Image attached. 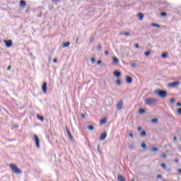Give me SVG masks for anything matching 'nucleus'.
<instances>
[{"instance_id":"34","label":"nucleus","mask_w":181,"mask_h":181,"mask_svg":"<svg viewBox=\"0 0 181 181\" xmlns=\"http://www.w3.org/2000/svg\"><path fill=\"white\" fill-rule=\"evenodd\" d=\"M175 98H172V99H170V104H173V103H175Z\"/></svg>"},{"instance_id":"45","label":"nucleus","mask_w":181,"mask_h":181,"mask_svg":"<svg viewBox=\"0 0 181 181\" xmlns=\"http://www.w3.org/2000/svg\"><path fill=\"white\" fill-rule=\"evenodd\" d=\"M101 63H103V62H101V60H99L97 62V64H101Z\"/></svg>"},{"instance_id":"49","label":"nucleus","mask_w":181,"mask_h":181,"mask_svg":"<svg viewBox=\"0 0 181 181\" xmlns=\"http://www.w3.org/2000/svg\"><path fill=\"white\" fill-rule=\"evenodd\" d=\"M57 62V59H53V62H54V63H56Z\"/></svg>"},{"instance_id":"30","label":"nucleus","mask_w":181,"mask_h":181,"mask_svg":"<svg viewBox=\"0 0 181 181\" xmlns=\"http://www.w3.org/2000/svg\"><path fill=\"white\" fill-rule=\"evenodd\" d=\"M167 56H168L167 53H163V54H162L161 57H163V59H165V58H166Z\"/></svg>"},{"instance_id":"58","label":"nucleus","mask_w":181,"mask_h":181,"mask_svg":"<svg viewBox=\"0 0 181 181\" xmlns=\"http://www.w3.org/2000/svg\"><path fill=\"white\" fill-rule=\"evenodd\" d=\"M0 112H1V108H0Z\"/></svg>"},{"instance_id":"20","label":"nucleus","mask_w":181,"mask_h":181,"mask_svg":"<svg viewBox=\"0 0 181 181\" xmlns=\"http://www.w3.org/2000/svg\"><path fill=\"white\" fill-rule=\"evenodd\" d=\"M151 150L152 151V152H158V151H159V149L156 147H152Z\"/></svg>"},{"instance_id":"36","label":"nucleus","mask_w":181,"mask_h":181,"mask_svg":"<svg viewBox=\"0 0 181 181\" xmlns=\"http://www.w3.org/2000/svg\"><path fill=\"white\" fill-rule=\"evenodd\" d=\"M177 114H179L180 115H181V108H179L177 110Z\"/></svg>"},{"instance_id":"43","label":"nucleus","mask_w":181,"mask_h":181,"mask_svg":"<svg viewBox=\"0 0 181 181\" xmlns=\"http://www.w3.org/2000/svg\"><path fill=\"white\" fill-rule=\"evenodd\" d=\"M129 136H130V138H134V134H132V133H130V134H129Z\"/></svg>"},{"instance_id":"42","label":"nucleus","mask_w":181,"mask_h":181,"mask_svg":"<svg viewBox=\"0 0 181 181\" xmlns=\"http://www.w3.org/2000/svg\"><path fill=\"white\" fill-rule=\"evenodd\" d=\"M135 47H136V49H139V45L135 44Z\"/></svg>"},{"instance_id":"24","label":"nucleus","mask_w":181,"mask_h":181,"mask_svg":"<svg viewBox=\"0 0 181 181\" xmlns=\"http://www.w3.org/2000/svg\"><path fill=\"white\" fill-rule=\"evenodd\" d=\"M141 136H146V132L142 131V132H141Z\"/></svg>"},{"instance_id":"22","label":"nucleus","mask_w":181,"mask_h":181,"mask_svg":"<svg viewBox=\"0 0 181 181\" xmlns=\"http://www.w3.org/2000/svg\"><path fill=\"white\" fill-rule=\"evenodd\" d=\"M141 146L143 149H146V144L145 143H142Z\"/></svg>"},{"instance_id":"15","label":"nucleus","mask_w":181,"mask_h":181,"mask_svg":"<svg viewBox=\"0 0 181 181\" xmlns=\"http://www.w3.org/2000/svg\"><path fill=\"white\" fill-rule=\"evenodd\" d=\"M113 64H118L119 63V60L117 57H113Z\"/></svg>"},{"instance_id":"18","label":"nucleus","mask_w":181,"mask_h":181,"mask_svg":"<svg viewBox=\"0 0 181 181\" xmlns=\"http://www.w3.org/2000/svg\"><path fill=\"white\" fill-rule=\"evenodd\" d=\"M37 117L38 119H40V121H42V122L45 121V118L39 115H37Z\"/></svg>"},{"instance_id":"39","label":"nucleus","mask_w":181,"mask_h":181,"mask_svg":"<svg viewBox=\"0 0 181 181\" xmlns=\"http://www.w3.org/2000/svg\"><path fill=\"white\" fill-rule=\"evenodd\" d=\"M152 122H158V119H153L152 120Z\"/></svg>"},{"instance_id":"47","label":"nucleus","mask_w":181,"mask_h":181,"mask_svg":"<svg viewBox=\"0 0 181 181\" xmlns=\"http://www.w3.org/2000/svg\"><path fill=\"white\" fill-rule=\"evenodd\" d=\"M177 107H181V103H177Z\"/></svg>"},{"instance_id":"23","label":"nucleus","mask_w":181,"mask_h":181,"mask_svg":"<svg viewBox=\"0 0 181 181\" xmlns=\"http://www.w3.org/2000/svg\"><path fill=\"white\" fill-rule=\"evenodd\" d=\"M144 54H145V56H146V57H148V56L151 55V51L146 52L144 53Z\"/></svg>"},{"instance_id":"5","label":"nucleus","mask_w":181,"mask_h":181,"mask_svg":"<svg viewBox=\"0 0 181 181\" xmlns=\"http://www.w3.org/2000/svg\"><path fill=\"white\" fill-rule=\"evenodd\" d=\"M122 107H124V102H122V100H119L116 105V108L119 111H121V110H122Z\"/></svg>"},{"instance_id":"28","label":"nucleus","mask_w":181,"mask_h":181,"mask_svg":"<svg viewBox=\"0 0 181 181\" xmlns=\"http://www.w3.org/2000/svg\"><path fill=\"white\" fill-rule=\"evenodd\" d=\"M160 166H161V168H162V169H166V164H165V163H161L160 164Z\"/></svg>"},{"instance_id":"2","label":"nucleus","mask_w":181,"mask_h":181,"mask_svg":"<svg viewBox=\"0 0 181 181\" xmlns=\"http://www.w3.org/2000/svg\"><path fill=\"white\" fill-rule=\"evenodd\" d=\"M144 103L145 104H146V105H152L158 103V99L149 98L145 99Z\"/></svg>"},{"instance_id":"12","label":"nucleus","mask_w":181,"mask_h":181,"mask_svg":"<svg viewBox=\"0 0 181 181\" xmlns=\"http://www.w3.org/2000/svg\"><path fill=\"white\" fill-rule=\"evenodd\" d=\"M20 6L21 8H25V6H26V2L25 1H23V0H21L20 1Z\"/></svg>"},{"instance_id":"11","label":"nucleus","mask_w":181,"mask_h":181,"mask_svg":"<svg viewBox=\"0 0 181 181\" xmlns=\"http://www.w3.org/2000/svg\"><path fill=\"white\" fill-rule=\"evenodd\" d=\"M107 138V133H102L100 135V141H104Z\"/></svg>"},{"instance_id":"26","label":"nucleus","mask_w":181,"mask_h":181,"mask_svg":"<svg viewBox=\"0 0 181 181\" xmlns=\"http://www.w3.org/2000/svg\"><path fill=\"white\" fill-rule=\"evenodd\" d=\"M139 114H144V112H145V109H140V110H139Z\"/></svg>"},{"instance_id":"7","label":"nucleus","mask_w":181,"mask_h":181,"mask_svg":"<svg viewBox=\"0 0 181 181\" xmlns=\"http://www.w3.org/2000/svg\"><path fill=\"white\" fill-rule=\"evenodd\" d=\"M4 43L6 45V47H11L13 45L11 40H4Z\"/></svg>"},{"instance_id":"8","label":"nucleus","mask_w":181,"mask_h":181,"mask_svg":"<svg viewBox=\"0 0 181 181\" xmlns=\"http://www.w3.org/2000/svg\"><path fill=\"white\" fill-rule=\"evenodd\" d=\"M177 86H179V82L177 81L173 82L168 84V87H171V88L177 87Z\"/></svg>"},{"instance_id":"35","label":"nucleus","mask_w":181,"mask_h":181,"mask_svg":"<svg viewBox=\"0 0 181 181\" xmlns=\"http://www.w3.org/2000/svg\"><path fill=\"white\" fill-rule=\"evenodd\" d=\"M166 13L165 12H162V13H160V16H166Z\"/></svg>"},{"instance_id":"46","label":"nucleus","mask_w":181,"mask_h":181,"mask_svg":"<svg viewBox=\"0 0 181 181\" xmlns=\"http://www.w3.org/2000/svg\"><path fill=\"white\" fill-rule=\"evenodd\" d=\"M137 129H138V131H142V127H139Z\"/></svg>"},{"instance_id":"4","label":"nucleus","mask_w":181,"mask_h":181,"mask_svg":"<svg viewBox=\"0 0 181 181\" xmlns=\"http://www.w3.org/2000/svg\"><path fill=\"white\" fill-rule=\"evenodd\" d=\"M42 90L44 94H46L47 93V83L45 81L42 83Z\"/></svg>"},{"instance_id":"48","label":"nucleus","mask_w":181,"mask_h":181,"mask_svg":"<svg viewBox=\"0 0 181 181\" xmlns=\"http://www.w3.org/2000/svg\"><path fill=\"white\" fill-rule=\"evenodd\" d=\"M81 117L82 118H86V115L84 114H81Z\"/></svg>"},{"instance_id":"38","label":"nucleus","mask_w":181,"mask_h":181,"mask_svg":"<svg viewBox=\"0 0 181 181\" xmlns=\"http://www.w3.org/2000/svg\"><path fill=\"white\" fill-rule=\"evenodd\" d=\"M161 158H163L164 159L166 158V154L163 153V154L161 155Z\"/></svg>"},{"instance_id":"54","label":"nucleus","mask_w":181,"mask_h":181,"mask_svg":"<svg viewBox=\"0 0 181 181\" xmlns=\"http://www.w3.org/2000/svg\"><path fill=\"white\" fill-rule=\"evenodd\" d=\"M90 42H94V37H92Z\"/></svg>"},{"instance_id":"14","label":"nucleus","mask_w":181,"mask_h":181,"mask_svg":"<svg viewBox=\"0 0 181 181\" xmlns=\"http://www.w3.org/2000/svg\"><path fill=\"white\" fill-rule=\"evenodd\" d=\"M117 181H125V178L122 175H119L117 176Z\"/></svg>"},{"instance_id":"19","label":"nucleus","mask_w":181,"mask_h":181,"mask_svg":"<svg viewBox=\"0 0 181 181\" xmlns=\"http://www.w3.org/2000/svg\"><path fill=\"white\" fill-rule=\"evenodd\" d=\"M88 129H89V131H94V126L88 125Z\"/></svg>"},{"instance_id":"21","label":"nucleus","mask_w":181,"mask_h":181,"mask_svg":"<svg viewBox=\"0 0 181 181\" xmlns=\"http://www.w3.org/2000/svg\"><path fill=\"white\" fill-rule=\"evenodd\" d=\"M101 49H103V47H101V45L99 44L98 46H97V50L98 52H101Z\"/></svg>"},{"instance_id":"13","label":"nucleus","mask_w":181,"mask_h":181,"mask_svg":"<svg viewBox=\"0 0 181 181\" xmlns=\"http://www.w3.org/2000/svg\"><path fill=\"white\" fill-rule=\"evenodd\" d=\"M113 76H115V77H119L121 76V72L116 71L113 73Z\"/></svg>"},{"instance_id":"27","label":"nucleus","mask_w":181,"mask_h":181,"mask_svg":"<svg viewBox=\"0 0 181 181\" xmlns=\"http://www.w3.org/2000/svg\"><path fill=\"white\" fill-rule=\"evenodd\" d=\"M107 122V119H103L100 120V124H105Z\"/></svg>"},{"instance_id":"9","label":"nucleus","mask_w":181,"mask_h":181,"mask_svg":"<svg viewBox=\"0 0 181 181\" xmlns=\"http://www.w3.org/2000/svg\"><path fill=\"white\" fill-rule=\"evenodd\" d=\"M66 131L69 139H71V141H73V136H71V133L69 131V128H67V127H66Z\"/></svg>"},{"instance_id":"53","label":"nucleus","mask_w":181,"mask_h":181,"mask_svg":"<svg viewBox=\"0 0 181 181\" xmlns=\"http://www.w3.org/2000/svg\"><path fill=\"white\" fill-rule=\"evenodd\" d=\"M177 172L178 173H181V168L178 169Z\"/></svg>"},{"instance_id":"44","label":"nucleus","mask_w":181,"mask_h":181,"mask_svg":"<svg viewBox=\"0 0 181 181\" xmlns=\"http://www.w3.org/2000/svg\"><path fill=\"white\" fill-rule=\"evenodd\" d=\"M105 56H108V54H109L108 51H105Z\"/></svg>"},{"instance_id":"40","label":"nucleus","mask_w":181,"mask_h":181,"mask_svg":"<svg viewBox=\"0 0 181 181\" xmlns=\"http://www.w3.org/2000/svg\"><path fill=\"white\" fill-rule=\"evenodd\" d=\"M98 152H99V153H102V152L100 151V145L98 146Z\"/></svg>"},{"instance_id":"41","label":"nucleus","mask_w":181,"mask_h":181,"mask_svg":"<svg viewBox=\"0 0 181 181\" xmlns=\"http://www.w3.org/2000/svg\"><path fill=\"white\" fill-rule=\"evenodd\" d=\"M157 178H158V179H162V175H157Z\"/></svg>"},{"instance_id":"59","label":"nucleus","mask_w":181,"mask_h":181,"mask_svg":"<svg viewBox=\"0 0 181 181\" xmlns=\"http://www.w3.org/2000/svg\"><path fill=\"white\" fill-rule=\"evenodd\" d=\"M170 170V169L168 170V171Z\"/></svg>"},{"instance_id":"52","label":"nucleus","mask_w":181,"mask_h":181,"mask_svg":"<svg viewBox=\"0 0 181 181\" xmlns=\"http://www.w3.org/2000/svg\"><path fill=\"white\" fill-rule=\"evenodd\" d=\"M175 163H179V160L175 159Z\"/></svg>"},{"instance_id":"33","label":"nucleus","mask_w":181,"mask_h":181,"mask_svg":"<svg viewBox=\"0 0 181 181\" xmlns=\"http://www.w3.org/2000/svg\"><path fill=\"white\" fill-rule=\"evenodd\" d=\"M152 26H155L156 28H160V25L156 24V23H153Z\"/></svg>"},{"instance_id":"57","label":"nucleus","mask_w":181,"mask_h":181,"mask_svg":"<svg viewBox=\"0 0 181 181\" xmlns=\"http://www.w3.org/2000/svg\"><path fill=\"white\" fill-rule=\"evenodd\" d=\"M76 43H78V41L76 40Z\"/></svg>"},{"instance_id":"6","label":"nucleus","mask_w":181,"mask_h":181,"mask_svg":"<svg viewBox=\"0 0 181 181\" xmlns=\"http://www.w3.org/2000/svg\"><path fill=\"white\" fill-rule=\"evenodd\" d=\"M34 139H35V146H37V148H40L39 137H37V135H34Z\"/></svg>"},{"instance_id":"55","label":"nucleus","mask_w":181,"mask_h":181,"mask_svg":"<svg viewBox=\"0 0 181 181\" xmlns=\"http://www.w3.org/2000/svg\"><path fill=\"white\" fill-rule=\"evenodd\" d=\"M60 1V0H52V2H54V1Z\"/></svg>"},{"instance_id":"56","label":"nucleus","mask_w":181,"mask_h":181,"mask_svg":"<svg viewBox=\"0 0 181 181\" xmlns=\"http://www.w3.org/2000/svg\"><path fill=\"white\" fill-rule=\"evenodd\" d=\"M131 181H135V180L132 179Z\"/></svg>"},{"instance_id":"51","label":"nucleus","mask_w":181,"mask_h":181,"mask_svg":"<svg viewBox=\"0 0 181 181\" xmlns=\"http://www.w3.org/2000/svg\"><path fill=\"white\" fill-rule=\"evenodd\" d=\"M177 137H176V136L173 137V141H177Z\"/></svg>"},{"instance_id":"31","label":"nucleus","mask_w":181,"mask_h":181,"mask_svg":"<svg viewBox=\"0 0 181 181\" xmlns=\"http://www.w3.org/2000/svg\"><path fill=\"white\" fill-rule=\"evenodd\" d=\"M134 148H135V146H134V144L129 145V149H134Z\"/></svg>"},{"instance_id":"10","label":"nucleus","mask_w":181,"mask_h":181,"mask_svg":"<svg viewBox=\"0 0 181 181\" xmlns=\"http://www.w3.org/2000/svg\"><path fill=\"white\" fill-rule=\"evenodd\" d=\"M126 83H127V84H131V83H132V78L129 76H126Z\"/></svg>"},{"instance_id":"37","label":"nucleus","mask_w":181,"mask_h":181,"mask_svg":"<svg viewBox=\"0 0 181 181\" xmlns=\"http://www.w3.org/2000/svg\"><path fill=\"white\" fill-rule=\"evenodd\" d=\"M132 67H136V64L135 63L131 64Z\"/></svg>"},{"instance_id":"29","label":"nucleus","mask_w":181,"mask_h":181,"mask_svg":"<svg viewBox=\"0 0 181 181\" xmlns=\"http://www.w3.org/2000/svg\"><path fill=\"white\" fill-rule=\"evenodd\" d=\"M120 35H124V36H129V32L122 33H120Z\"/></svg>"},{"instance_id":"17","label":"nucleus","mask_w":181,"mask_h":181,"mask_svg":"<svg viewBox=\"0 0 181 181\" xmlns=\"http://www.w3.org/2000/svg\"><path fill=\"white\" fill-rule=\"evenodd\" d=\"M138 17H139V21H142L144 19V13H139L138 14Z\"/></svg>"},{"instance_id":"1","label":"nucleus","mask_w":181,"mask_h":181,"mask_svg":"<svg viewBox=\"0 0 181 181\" xmlns=\"http://www.w3.org/2000/svg\"><path fill=\"white\" fill-rule=\"evenodd\" d=\"M155 94L160 97V98H166L168 95V92L160 90V89H157L155 90Z\"/></svg>"},{"instance_id":"16","label":"nucleus","mask_w":181,"mask_h":181,"mask_svg":"<svg viewBox=\"0 0 181 181\" xmlns=\"http://www.w3.org/2000/svg\"><path fill=\"white\" fill-rule=\"evenodd\" d=\"M70 46V42H63L62 47H69Z\"/></svg>"},{"instance_id":"32","label":"nucleus","mask_w":181,"mask_h":181,"mask_svg":"<svg viewBox=\"0 0 181 181\" xmlns=\"http://www.w3.org/2000/svg\"><path fill=\"white\" fill-rule=\"evenodd\" d=\"M90 62H91L93 64H94V63H95V59H94L93 57H92V58L90 59Z\"/></svg>"},{"instance_id":"25","label":"nucleus","mask_w":181,"mask_h":181,"mask_svg":"<svg viewBox=\"0 0 181 181\" xmlns=\"http://www.w3.org/2000/svg\"><path fill=\"white\" fill-rule=\"evenodd\" d=\"M116 84H117V86H121V80H119V79L117 80Z\"/></svg>"},{"instance_id":"50","label":"nucleus","mask_w":181,"mask_h":181,"mask_svg":"<svg viewBox=\"0 0 181 181\" xmlns=\"http://www.w3.org/2000/svg\"><path fill=\"white\" fill-rule=\"evenodd\" d=\"M11 66H8V68H7V70L9 71V70H11Z\"/></svg>"},{"instance_id":"3","label":"nucleus","mask_w":181,"mask_h":181,"mask_svg":"<svg viewBox=\"0 0 181 181\" xmlns=\"http://www.w3.org/2000/svg\"><path fill=\"white\" fill-rule=\"evenodd\" d=\"M10 168L13 173H16V175H21L22 174V170L21 169L18 168L15 165V164H10Z\"/></svg>"}]
</instances>
